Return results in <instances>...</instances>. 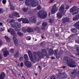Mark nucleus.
<instances>
[{"instance_id":"nucleus-44","label":"nucleus","mask_w":79,"mask_h":79,"mask_svg":"<svg viewBox=\"0 0 79 79\" xmlns=\"http://www.w3.org/2000/svg\"><path fill=\"white\" fill-rule=\"evenodd\" d=\"M23 18H21L19 19H18V21H19L20 22H21V21H23Z\"/></svg>"},{"instance_id":"nucleus-9","label":"nucleus","mask_w":79,"mask_h":79,"mask_svg":"<svg viewBox=\"0 0 79 79\" xmlns=\"http://www.w3.org/2000/svg\"><path fill=\"white\" fill-rule=\"evenodd\" d=\"M22 31H23L24 33H26V31H27V32L29 33H31V32H34V30L33 28H31L30 27H28L27 30L24 29V28H23Z\"/></svg>"},{"instance_id":"nucleus-55","label":"nucleus","mask_w":79,"mask_h":79,"mask_svg":"<svg viewBox=\"0 0 79 79\" xmlns=\"http://www.w3.org/2000/svg\"><path fill=\"white\" fill-rule=\"evenodd\" d=\"M1 31L2 32V31H5V29H3L2 28H1Z\"/></svg>"},{"instance_id":"nucleus-28","label":"nucleus","mask_w":79,"mask_h":79,"mask_svg":"<svg viewBox=\"0 0 79 79\" xmlns=\"http://www.w3.org/2000/svg\"><path fill=\"white\" fill-rule=\"evenodd\" d=\"M5 37L6 40L7 42H10L11 40L10 39V38H9V37H8L6 36H5Z\"/></svg>"},{"instance_id":"nucleus-57","label":"nucleus","mask_w":79,"mask_h":79,"mask_svg":"<svg viewBox=\"0 0 79 79\" xmlns=\"http://www.w3.org/2000/svg\"><path fill=\"white\" fill-rule=\"evenodd\" d=\"M2 58V55L0 54V60H1Z\"/></svg>"},{"instance_id":"nucleus-16","label":"nucleus","mask_w":79,"mask_h":79,"mask_svg":"<svg viewBox=\"0 0 79 79\" xmlns=\"http://www.w3.org/2000/svg\"><path fill=\"white\" fill-rule=\"evenodd\" d=\"M30 60L31 61L33 62V63H35L37 61V56L35 55L34 56V58H33V56H32L31 57V58H30Z\"/></svg>"},{"instance_id":"nucleus-33","label":"nucleus","mask_w":79,"mask_h":79,"mask_svg":"<svg viewBox=\"0 0 79 79\" xmlns=\"http://www.w3.org/2000/svg\"><path fill=\"white\" fill-rule=\"evenodd\" d=\"M12 14L14 16H16V17H17L18 15V13L16 12H13Z\"/></svg>"},{"instance_id":"nucleus-60","label":"nucleus","mask_w":79,"mask_h":79,"mask_svg":"<svg viewBox=\"0 0 79 79\" xmlns=\"http://www.w3.org/2000/svg\"><path fill=\"white\" fill-rule=\"evenodd\" d=\"M75 54H76V56H79V53H76Z\"/></svg>"},{"instance_id":"nucleus-50","label":"nucleus","mask_w":79,"mask_h":79,"mask_svg":"<svg viewBox=\"0 0 79 79\" xmlns=\"http://www.w3.org/2000/svg\"><path fill=\"white\" fill-rule=\"evenodd\" d=\"M14 51H14V50H10V52H11V53H13Z\"/></svg>"},{"instance_id":"nucleus-56","label":"nucleus","mask_w":79,"mask_h":79,"mask_svg":"<svg viewBox=\"0 0 79 79\" xmlns=\"http://www.w3.org/2000/svg\"><path fill=\"white\" fill-rule=\"evenodd\" d=\"M56 35V37H59V35L58 34H56L55 35Z\"/></svg>"},{"instance_id":"nucleus-47","label":"nucleus","mask_w":79,"mask_h":79,"mask_svg":"<svg viewBox=\"0 0 79 79\" xmlns=\"http://www.w3.org/2000/svg\"><path fill=\"white\" fill-rule=\"evenodd\" d=\"M9 23H13V20L11 19V20H10L9 21Z\"/></svg>"},{"instance_id":"nucleus-51","label":"nucleus","mask_w":79,"mask_h":79,"mask_svg":"<svg viewBox=\"0 0 79 79\" xmlns=\"http://www.w3.org/2000/svg\"><path fill=\"white\" fill-rule=\"evenodd\" d=\"M2 44H3L2 41L1 40H0V46L1 45H2Z\"/></svg>"},{"instance_id":"nucleus-25","label":"nucleus","mask_w":79,"mask_h":79,"mask_svg":"<svg viewBox=\"0 0 79 79\" xmlns=\"http://www.w3.org/2000/svg\"><path fill=\"white\" fill-rule=\"evenodd\" d=\"M62 14L61 13H58L57 14V17L59 19H61L62 18Z\"/></svg>"},{"instance_id":"nucleus-49","label":"nucleus","mask_w":79,"mask_h":79,"mask_svg":"<svg viewBox=\"0 0 79 79\" xmlns=\"http://www.w3.org/2000/svg\"><path fill=\"white\" fill-rule=\"evenodd\" d=\"M67 47L69 49V50H71V47L68 46H67Z\"/></svg>"},{"instance_id":"nucleus-61","label":"nucleus","mask_w":79,"mask_h":79,"mask_svg":"<svg viewBox=\"0 0 79 79\" xmlns=\"http://www.w3.org/2000/svg\"><path fill=\"white\" fill-rule=\"evenodd\" d=\"M2 50H7V48H3Z\"/></svg>"},{"instance_id":"nucleus-21","label":"nucleus","mask_w":79,"mask_h":79,"mask_svg":"<svg viewBox=\"0 0 79 79\" xmlns=\"http://www.w3.org/2000/svg\"><path fill=\"white\" fill-rule=\"evenodd\" d=\"M34 30L35 31H36L37 32H40V30H41V29L40 28V27H37V26H36L34 29Z\"/></svg>"},{"instance_id":"nucleus-1","label":"nucleus","mask_w":79,"mask_h":79,"mask_svg":"<svg viewBox=\"0 0 79 79\" xmlns=\"http://www.w3.org/2000/svg\"><path fill=\"white\" fill-rule=\"evenodd\" d=\"M64 63L68 64V66H69V67L71 68H74V67H76V65L74 64L76 62L75 61H74L73 60L71 59H69L68 60V57H64Z\"/></svg>"},{"instance_id":"nucleus-2","label":"nucleus","mask_w":79,"mask_h":79,"mask_svg":"<svg viewBox=\"0 0 79 79\" xmlns=\"http://www.w3.org/2000/svg\"><path fill=\"white\" fill-rule=\"evenodd\" d=\"M25 3L28 6H31V5L33 7H35L39 5V2L35 1V0H26Z\"/></svg>"},{"instance_id":"nucleus-24","label":"nucleus","mask_w":79,"mask_h":79,"mask_svg":"<svg viewBox=\"0 0 79 79\" xmlns=\"http://www.w3.org/2000/svg\"><path fill=\"white\" fill-rule=\"evenodd\" d=\"M42 54L44 56H47V52L45 50H43L42 51Z\"/></svg>"},{"instance_id":"nucleus-31","label":"nucleus","mask_w":79,"mask_h":79,"mask_svg":"<svg viewBox=\"0 0 79 79\" xmlns=\"http://www.w3.org/2000/svg\"><path fill=\"white\" fill-rule=\"evenodd\" d=\"M49 54L50 55H52L53 54V50H50L49 51Z\"/></svg>"},{"instance_id":"nucleus-43","label":"nucleus","mask_w":79,"mask_h":79,"mask_svg":"<svg viewBox=\"0 0 79 79\" xmlns=\"http://www.w3.org/2000/svg\"><path fill=\"white\" fill-rule=\"evenodd\" d=\"M29 55V57H30V58H32V57L33 56H32V53H30V54H28Z\"/></svg>"},{"instance_id":"nucleus-3","label":"nucleus","mask_w":79,"mask_h":79,"mask_svg":"<svg viewBox=\"0 0 79 79\" xmlns=\"http://www.w3.org/2000/svg\"><path fill=\"white\" fill-rule=\"evenodd\" d=\"M38 16L40 18L45 19L47 16V13L46 12H43L42 10H39L38 13Z\"/></svg>"},{"instance_id":"nucleus-63","label":"nucleus","mask_w":79,"mask_h":79,"mask_svg":"<svg viewBox=\"0 0 79 79\" xmlns=\"http://www.w3.org/2000/svg\"><path fill=\"white\" fill-rule=\"evenodd\" d=\"M51 58L52 60H53V59H55V57H51Z\"/></svg>"},{"instance_id":"nucleus-27","label":"nucleus","mask_w":79,"mask_h":79,"mask_svg":"<svg viewBox=\"0 0 79 79\" xmlns=\"http://www.w3.org/2000/svg\"><path fill=\"white\" fill-rule=\"evenodd\" d=\"M71 31L72 32H73V33H76V32H77V30L76 28H72L71 30Z\"/></svg>"},{"instance_id":"nucleus-17","label":"nucleus","mask_w":79,"mask_h":79,"mask_svg":"<svg viewBox=\"0 0 79 79\" xmlns=\"http://www.w3.org/2000/svg\"><path fill=\"white\" fill-rule=\"evenodd\" d=\"M8 32H10L11 35H14L15 34V30L11 28H9V29H8Z\"/></svg>"},{"instance_id":"nucleus-20","label":"nucleus","mask_w":79,"mask_h":79,"mask_svg":"<svg viewBox=\"0 0 79 79\" xmlns=\"http://www.w3.org/2000/svg\"><path fill=\"white\" fill-rule=\"evenodd\" d=\"M37 53L38 56L40 58H44V56H43V55L41 53V52H38Z\"/></svg>"},{"instance_id":"nucleus-29","label":"nucleus","mask_w":79,"mask_h":79,"mask_svg":"<svg viewBox=\"0 0 79 79\" xmlns=\"http://www.w3.org/2000/svg\"><path fill=\"white\" fill-rule=\"evenodd\" d=\"M24 58L25 60L27 61H28L29 60V58L28 57V56L26 54H25L24 56Z\"/></svg>"},{"instance_id":"nucleus-26","label":"nucleus","mask_w":79,"mask_h":79,"mask_svg":"<svg viewBox=\"0 0 79 79\" xmlns=\"http://www.w3.org/2000/svg\"><path fill=\"white\" fill-rule=\"evenodd\" d=\"M17 34L19 37H23V36L24 35V34H23V33L20 32L19 31H17Z\"/></svg>"},{"instance_id":"nucleus-18","label":"nucleus","mask_w":79,"mask_h":79,"mask_svg":"<svg viewBox=\"0 0 79 79\" xmlns=\"http://www.w3.org/2000/svg\"><path fill=\"white\" fill-rule=\"evenodd\" d=\"M69 21V19L67 17L64 18L63 20V24H66V23H68Z\"/></svg>"},{"instance_id":"nucleus-30","label":"nucleus","mask_w":79,"mask_h":79,"mask_svg":"<svg viewBox=\"0 0 79 79\" xmlns=\"http://www.w3.org/2000/svg\"><path fill=\"white\" fill-rule=\"evenodd\" d=\"M47 25H48V24L46 22H44L42 24V26H43V27H47Z\"/></svg>"},{"instance_id":"nucleus-19","label":"nucleus","mask_w":79,"mask_h":79,"mask_svg":"<svg viewBox=\"0 0 79 79\" xmlns=\"http://www.w3.org/2000/svg\"><path fill=\"white\" fill-rule=\"evenodd\" d=\"M9 5L10 6V9L12 11L15 10V7L13 6V4H11V2H9Z\"/></svg>"},{"instance_id":"nucleus-46","label":"nucleus","mask_w":79,"mask_h":79,"mask_svg":"<svg viewBox=\"0 0 79 79\" xmlns=\"http://www.w3.org/2000/svg\"><path fill=\"white\" fill-rule=\"evenodd\" d=\"M27 39L28 40H31V37L29 36H27Z\"/></svg>"},{"instance_id":"nucleus-14","label":"nucleus","mask_w":79,"mask_h":79,"mask_svg":"<svg viewBox=\"0 0 79 79\" xmlns=\"http://www.w3.org/2000/svg\"><path fill=\"white\" fill-rule=\"evenodd\" d=\"M29 21H30L31 23H36V18L34 16H32L29 18Z\"/></svg>"},{"instance_id":"nucleus-39","label":"nucleus","mask_w":79,"mask_h":79,"mask_svg":"<svg viewBox=\"0 0 79 79\" xmlns=\"http://www.w3.org/2000/svg\"><path fill=\"white\" fill-rule=\"evenodd\" d=\"M3 13V8H0V14Z\"/></svg>"},{"instance_id":"nucleus-59","label":"nucleus","mask_w":79,"mask_h":79,"mask_svg":"<svg viewBox=\"0 0 79 79\" xmlns=\"http://www.w3.org/2000/svg\"><path fill=\"white\" fill-rule=\"evenodd\" d=\"M68 1L69 3H71L72 2V0H68Z\"/></svg>"},{"instance_id":"nucleus-23","label":"nucleus","mask_w":79,"mask_h":79,"mask_svg":"<svg viewBox=\"0 0 79 79\" xmlns=\"http://www.w3.org/2000/svg\"><path fill=\"white\" fill-rule=\"evenodd\" d=\"M5 77V74L3 72L0 75V79H3Z\"/></svg>"},{"instance_id":"nucleus-4","label":"nucleus","mask_w":79,"mask_h":79,"mask_svg":"<svg viewBox=\"0 0 79 79\" xmlns=\"http://www.w3.org/2000/svg\"><path fill=\"white\" fill-rule=\"evenodd\" d=\"M69 11L70 13H73V15H77L79 12V8H77L76 6H74L70 9Z\"/></svg>"},{"instance_id":"nucleus-36","label":"nucleus","mask_w":79,"mask_h":79,"mask_svg":"<svg viewBox=\"0 0 79 79\" xmlns=\"http://www.w3.org/2000/svg\"><path fill=\"white\" fill-rule=\"evenodd\" d=\"M49 22L51 24H52V23H53V22L54 20H53V19H52V18H50L49 19Z\"/></svg>"},{"instance_id":"nucleus-42","label":"nucleus","mask_w":79,"mask_h":79,"mask_svg":"<svg viewBox=\"0 0 79 79\" xmlns=\"http://www.w3.org/2000/svg\"><path fill=\"white\" fill-rule=\"evenodd\" d=\"M6 0H3L2 1V3L3 4H6Z\"/></svg>"},{"instance_id":"nucleus-32","label":"nucleus","mask_w":79,"mask_h":79,"mask_svg":"<svg viewBox=\"0 0 79 79\" xmlns=\"http://www.w3.org/2000/svg\"><path fill=\"white\" fill-rule=\"evenodd\" d=\"M28 10V8L26 7H23V12H27Z\"/></svg>"},{"instance_id":"nucleus-53","label":"nucleus","mask_w":79,"mask_h":79,"mask_svg":"<svg viewBox=\"0 0 79 79\" xmlns=\"http://www.w3.org/2000/svg\"><path fill=\"white\" fill-rule=\"evenodd\" d=\"M20 66H21V67H23V63H21L20 64Z\"/></svg>"},{"instance_id":"nucleus-41","label":"nucleus","mask_w":79,"mask_h":79,"mask_svg":"<svg viewBox=\"0 0 79 79\" xmlns=\"http://www.w3.org/2000/svg\"><path fill=\"white\" fill-rule=\"evenodd\" d=\"M69 5H67L65 6V9L66 10H68V9H69Z\"/></svg>"},{"instance_id":"nucleus-48","label":"nucleus","mask_w":79,"mask_h":79,"mask_svg":"<svg viewBox=\"0 0 79 79\" xmlns=\"http://www.w3.org/2000/svg\"><path fill=\"white\" fill-rule=\"evenodd\" d=\"M9 17L10 18H12L13 15H9Z\"/></svg>"},{"instance_id":"nucleus-64","label":"nucleus","mask_w":79,"mask_h":79,"mask_svg":"<svg viewBox=\"0 0 79 79\" xmlns=\"http://www.w3.org/2000/svg\"><path fill=\"white\" fill-rule=\"evenodd\" d=\"M35 76H37V75H38V74L37 73H35Z\"/></svg>"},{"instance_id":"nucleus-34","label":"nucleus","mask_w":79,"mask_h":79,"mask_svg":"<svg viewBox=\"0 0 79 79\" xmlns=\"http://www.w3.org/2000/svg\"><path fill=\"white\" fill-rule=\"evenodd\" d=\"M19 56V52H17L15 54L14 56L15 58H16L17 56Z\"/></svg>"},{"instance_id":"nucleus-35","label":"nucleus","mask_w":79,"mask_h":79,"mask_svg":"<svg viewBox=\"0 0 79 79\" xmlns=\"http://www.w3.org/2000/svg\"><path fill=\"white\" fill-rule=\"evenodd\" d=\"M37 10H41V9L42 8V6H40L39 5L37 7Z\"/></svg>"},{"instance_id":"nucleus-6","label":"nucleus","mask_w":79,"mask_h":79,"mask_svg":"<svg viewBox=\"0 0 79 79\" xmlns=\"http://www.w3.org/2000/svg\"><path fill=\"white\" fill-rule=\"evenodd\" d=\"M57 77L60 79H65L67 77V75L65 73H61V72L59 73L57 75Z\"/></svg>"},{"instance_id":"nucleus-8","label":"nucleus","mask_w":79,"mask_h":79,"mask_svg":"<svg viewBox=\"0 0 79 79\" xmlns=\"http://www.w3.org/2000/svg\"><path fill=\"white\" fill-rule=\"evenodd\" d=\"M58 10V8L56 7V4L52 6V8L51 9V14H55L56 12H57Z\"/></svg>"},{"instance_id":"nucleus-13","label":"nucleus","mask_w":79,"mask_h":79,"mask_svg":"<svg viewBox=\"0 0 79 79\" xmlns=\"http://www.w3.org/2000/svg\"><path fill=\"white\" fill-rule=\"evenodd\" d=\"M2 52H3V55L4 57H7L8 56L10 55V52L9 51L7 50L5 51V50H2Z\"/></svg>"},{"instance_id":"nucleus-58","label":"nucleus","mask_w":79,"mask_h":79,"mask_svg":"<svg viewBox=\"0 0 79 79\" xmlns=\"http://www.w3.org/2000/svg\"><path fill=\"white\" fill-rule=\"evenodd\" d=\"M3 25V23L2 22H0V26H2Z\"/></svg>"},{"instance_id":"nucleus-54","label":"nucleus","mask_w":79,"mask_h":79,"mask_svg":"<svg viewBox=\"0 0 79 79\" xmlns=\"http://www.w3.org/2000/svg\"><path fill=\"white\" fill-rule=\"evenodd\" d=\"M32 52H31V51H28V54H30V53H31Z\"/></svg>"},{"instance_id":"nucleus-45","label":"nucleus","mask_w":79,"mask_h":79,"mask_svg":"<svg viewBox=\"0 0 79 79\" xmlns=\"http://www.w3.org/2000/svg\"><path fill=\"white\" fill-rule=\"evenodd\" d=\"M75 42L76 43H77V44H79V40L77 39V40H75Z\"/></svg>"},{"instance_id":"nucleus-38","label":"nucleus","mask_w":79,"mask_h":79,"mask_svg":"<svg viewBox=\"0 0 79 79\" xmlns=\"http://www.w3.org/2000/svg\"><path fill=\"white\" fill-rule=\"evenodd\" d=\"M51 79H56V77L54 75H52L51 77Z\"/></svg>"},{"instance_id":"nucleus-5","label":"nucleus","mask_w":79,"mask_h":79,"mask_svg":"<svg viewBox=\"0 0 79 79\" xmlns=\"http://www.w3.org/2000/svg\"><path fill=\"white\" fill-rule=\"evenodd\" d=\"M21 24L19 23H15L14 25V26L12 25L13 27H15V30L16 31H21Z\"/></svg>"},{"instance_id":"nucleus-40","label":"nucleus","mask_w":79,"mask_h":79,"mask_svg":"<svg viewBox=\"0 0 79 79\" xmlns=\"http://www.w3.org/2000/svg\"><path fill=\"white\" fill-rule=\"evenodd\" d=\"M59 52L60 54L61 55L63 53V51L62 50H60L59 52Z\"/></svg>"},{"instance_id":"nucleus-7","label":"nucleus","mask_w":79,"mask_h":79,"mask_svg":"<svg viewBox=\"0 0 79 79\" xmlns=\"http://www.w3.org/2000/svg\"><path fill=\"white\" fill-rule=\"evenodd\" d=\"M71 73L72 77H74L77 76V77L79 78V70L77 72L76 70H73V71L71 72Z\"/></svg>"},{"instance_id":"nucleus-37","label":"nucleus","mask_w":79,"mask_h":79,"mask_svg":"<svg viewBox=\"0 0 79 79\" xmlns=\"http://www.w3.org/2000/svg\"><path fill=\"white\" fill-rule=\"evenodd\" d=\"M74 49L76 50H79V47H78L77 46L75 45L74 46Z\"/></svg>"},{"instance_id":"nucleus-22","label":"nucleus","mask_w":79,"mask_h":79,"mask_svg":"<svg viewBox=\"0 0 79 79\" xmlns=\"http://www.w3.org/2000/svg\"><path fill=\"white\" fill-rule=\"evenodd\" d=\"M23 23H27L28 24V23H29L30 22L27 19H24L23 18Z\"/></svg>"},{"instance_id":"nucleus-62","label":"nucleus","mask_w":79,"mask_h":79,"mask_svg":"<svg viewBox=\"0 0 79 79\" xmlns=\"http://www.w3.org/2000/svg\"><path fill=\"white\" fill-rule=\"evenodd\" d=\"M62 68H63V69H64V68H66V66H64L62 67Z\"/></svg>"},{"instance_id":"nucleus-12","label":"nucleus","mask_w":79,"mask_h":79,"mask_svg":"<svg viewBox=\"0 0 79 79\" xmlns=\"http://www.w3.org/2000/svg\"><path fill=\"white\" fill-rule=\"evenodd\" d=\"M64 6L63 5H61L59 8V11L60 12V13L63 15H64L65 14V12H64Z\"/></svg>"},{"instance_id":"nucleus-10","label":"nucleus","mask_w":79,"mask_h":79,"mask_svg":"<svg viewBox=\"0 0 79 79\" xmlns=\"http://www.w3.org/2000/svg\"><path fill=\"white\" fill-rule=\"evenodd\" d=\"M54 55L57 59H59L61 56V55L60 52H58V50H56L54 51Z\"/></svg>"},{"instance_id":"nucleus-52","label":"nucleus","mask_w":79,"mask_h":79,"mask_svg":"<svg viewBox=\"0 0 79 79\" xmlns=\"http://www.w3.org/2000/svg\"><path fill=\"white\" fill-rule=\"evenodd\" d=\"M44 44H45L44 43V42H41L40 43V45H44Z\"/></svg>"},{"instance_id":"nucleus-15","label":"nucleus","mask_w":79,"mask_h":79,"mask_svg":"<svg viewBox=\"0 0 79 79\" xmlns=\"http://www.w3.org/2000/svg\"><path fill=\"white\" fill-rule=\"evenodd\" d=\"M13 39L14 40L15 45L17 47H18V44H19L18 39H17V38H16L15 36H13Z\"/></svg>"},{"instance_id":"nucleus-11","label":"nucleus","mask_w":79,"mask_h":79,"mask_svg":"<svg viewBox=\"0 0 79 79\" xmlns=\"http://www.w3.org/2000/svg\"><path fill=\"white\" fill-rule=\"evenodd\" d=\"M24 64L28 68H31V67L32 66V64L31 63V62L28 60H26Z\"/></svg>"}]
</instances>
